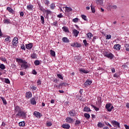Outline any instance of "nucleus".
Instances as JSON below:
<instances>
[{
	"mask_svg": "<svg viewBox=\"0 0 129 129\" xmlns=\"http://www.w3.org/2000/svg\"><path fill=\"white\" fill-rule=\"evenodd\" d=\"M4 24H7L9 25V24H11V20L9 19H4L3 20Z\"/></svg>",
	"mask_w": 129,
	"mask_h": 129,
	"instance_id": "nucleus-11",
	"label": "nucleus"
},
{
	"mask_svg": "<svg viewBox=\"0 0 129 129\" xmlns=\"http://www.w3.org/2000/svg\"><path fill=\"white\" fill-rule=\"evenodd\" d=\"M66 85H67V84L65 83H62L59 84V86H65Z\"/></svg>",
	"mask_w": 129,
	"mask_h": 129,
	"instance_id": "nucleus-55",
	"label": "nucleus"
},
{
	"mask_svg": "<svg viewBox=\"0 0 129 129\" xmlns=\"http://www.w3.org/2000/svg\"><path fill=\"white\" fill-rule=\"evenodd\" d=\"M20 15L21 17H24V12H20Z\"/></svg>",
	"mask_w": 129,
	"mask_h": 129,
	"instance_id": "nucleus-62",
	"label": "nucleus"
},
{
	"mask_svg": "<svg viewBox=\"0 0 129 129\" xmlns=\"http://www.w3.org/2000/svg\"><path fill=\"white\" fill-rule=\"evenodd\" d=\"M19 126H25V121H22L19 123Z\"/></svg>",
	"mask_w": 129,
	"mask_h": 129,
	"instance_id": "nucleus-34",
	"label": "nucleus"
},
{
	"mask_svg": "<svg viewBox=\"0 0 129 129\" xmlns=\"http://www.w3.org/2000/svg\"><path fill=\"white\" fill-rule=\"evenodd\" d=\"M10 40V36H8L7 38L5 39V41L7 42L8 41Z\"/></svg>",
	"mask_w": 129,
	"mask_h": 129,
	"instance_id": "nucleus-61",
	"label": "nucleus"
},
{
	"mask_svg": "<svg viewBox=\"0 0 129 129\" xmlns=\"http://www.w3.org/2000/svg\"><path fill=\"white\" fill-rule=\"evenodd\" d=\"M33 114L36 116V117H37V118H41V116H42V114L37 111H35Z\"/></svg>",
	"mask_w": 129,
	"mask_h": 129,
	"instance_id": "nucleus-6",
	"label": "nucleus"
},
{
	"mask_svg": "<svg viewBox=\"0 0 129 129\" xmlns=\"http://www.w3.org/2000/svg\"><path fill=\"white\" fill-rule=\"evenodd\" d=\"M26 48L28 50H31V49H32V48H33V43H30L29 44H26Z\"/></svg>",
	"mask_w": 129,
	"mask_h": 129,
	"instance_id": "nucleus-9",
	"label": "nucleus"
},
{
	"mask_svg": "<svg viewBox=\"0 0 129 129\" xmlns=\"http://www.w3.org/2000/svg\"><path fill=\"white\" fill-rule=\"evenodd\" d=\"M124 127L125 129H129V126L126 124H124Z\"/></svg>",
	"mask_w": 129,
	"mask_h": 129,
	"instance_id": "nucleus-64",
	"label": "nucleus"
},
{
	"mask_svg": "<svg viewBox=\"0 0 129 129\" xmlns=\"http://www.w3.org/2000/svg\"><path fill=\"white\" fill-rule=\"evenodd\" d=\"M76 47H77V48H79V47H81V44H80V43H78V42H76Z\"/></svg>",
	"mask_w": 129,
	"mask_h": 129,
	"instance_id": "nucleus-51",
	"label": "nucleus"
},
{
	"mask_svg": "<svg viewBox=\"0 0 129 129\" xmlns=\"http://www.w3.org/2000/svg\"><path fill=\"white\" fill-rule=\"evenodd\" d=\"M87 36L89 39H91L92 37H93V34L90 32L87 33Z\"/></svg>",
	"mask_w": 129,
	"mask_h": 129,
	"instance_id": "nucleus-27",
	"label": "nucleus"
},
{
	"mask_svg": "<svg viewBox=\"0 0 129 129\" xmlns=\"http://www.w3.org/2000/svg\"><path fill=\"white\" fill-rule=\"evenodd\" d=\"M66 122H68L69 123H72L74 121V119L73 118L70 117H68L66 119Z\"/></svg>",
	"mask_w": 129,
	"mask_h": 129,
	"instance_id": "nucleus-7",
	"label": "nucleus"
},
{
	"mask_svg": "<svg viewBox=\"0 0 129 129\" xmlns=\"http://www.w3.org/2000/svg\"><path fill=\"white\" fill-rule=\"evenodd\" d=\"M66 9V12L67 13H70V12H72V9L70 7H65Z\"/></svg>",
	"mask_w": 129,
	"mask_h": 129,
	"instance_id": "nucleus-24",
	"label": "nucleus"
},
{
	"mask_svg": "<svg viewBox=\"0 0 129 129\" xmlns=\"http://www.w3.org/2000/svg\"><path fill=\"white\" fill-rule=\"evenodd\" d=\"M34 64L36 66H38L39 65H40V61L39 60H35L34 61Z\"/></svg>",
	"mask_w": 129,
	"mask_h": 129,
	"instance_id": "nucleus-39",
	"label": "nucleus"
},
{
	"mask_svg": "<svg viewBox=\"0 0 129 129\" xmlns=\"http://www.w3.org/2000/svg\"><path fill=\"white\" fill-rule=\"evenodd\" d=\"M26 97L28 98H31V97H32V93L31 92H26Z\"/></svg>",
	"mask_w": 129,
	"mask_h": 129,
	"instance_id": "nucleus-18",
	"label": "nucleus"
},
{
	"mask_svg": "<svg viewBox=\"0 0 129 129\" xmlns=\"http://www.w3.org/2000/svg\"><path fill=\"white\" fill-rule=\"evenodd\" d=\"M50 54L53 57H55V56H56V53L53 50H50Z\"/></svg>",
	"mask_w": 129,
	"mask_h": 129,
	"instance_id": "nucleus-29",
	"label": "nucleus"
},
{
	"mask_svg": "<svg viewBox=\"0 0 129 129\" xmlns=\"http://www.w3.org/2000/svg\"><path fill=\"white\" fill-rule=\"evenodd\" d=\"M113 108H114V107H113V106H112L110 109H108V111L110 112L111 111V110H112V109H113Z\"/></svg>",
	"mask_w": 129,
	"mask_h": 129,
	"instance_id": "nucleus-57",
	"label": "nucleus"
},
{
	"mask_svg": "<svg viewBox=\"0 0 129 129\" xmlns=\"http://www.w3.org/2000/svg\"><path fill=\"white\" fill-rule=\"evenodd\" d=\"M44 12L46 13L47 16H49V15H51V11L48 10H45Z\"/></svg>",
	"mask_w": 129,
	"mask_h": 129,
	"instance_id": "nucleus-31",
	"label": "nucleus"
},
{
	"mask_svg": "<svg viewBox=\"0 0 129 129\" xmlns=\"http://www.w3.org/2000/svg\"><path fill=\"white\" fill-rule=\"evenodd\" d=\"M81 18L84 20V21H87V19H86L87 17L85 15H82Z\"/></svg>",
	"mask_w": 129,
	"mask_h": 129,
	"instance_id": "nucleus-46",
	"label": "nucleus"
},
{
	"mask_svg": "<svg viewBox=\"0 0 129 129\" xmlns=\"http://www.w3.org/2000/svg\"><path fill=\"white\" fill-rule=\"evenodd\" d=\"M18 40V37H14L12 41V45L15 47H17Z\"/></svg>",
	"mask_w": 129,
	"mask_h": 129,
	"instance_id": "nucleus-5",
	"label": "nucleus"
},
{
	"mask_svg": "<svg viewBox=\"0 0 129 129\" xmlns=\"http://www.w3.org/2000/svg\"><path fill=\"white\" fill-rule=\"evenodd\" d=\"M96 39H97V37L94 36L92 39L93 42H95V40H96Z\"/></svg>",
	"mask_w": 129,
	"mask_h": 129,
	"instance_id": "nucleus-58",
	"label": "nucleus"
},
{
	"mask_svg": "<svg viewBox=\"0 0 129 129\" xmlns=\"http://www.w3.org/2000/svg\"><path fill=\"white\" fill-rule=\"evenodd\" d=\"M96 3L97 5L101 6V5H103V0H96Z\"/></svg>",
	"mask_w": 129,
	"mask_h": 129,
	"instance_id": "nucleus-20",
	"label": "nucleus"
},
{
	"mask_svg": "<svg viewBox=\"0 0 129 129\" xmlns=\"http://www.w3.org/2000/svg\"><path fill=\"white\" fill-rule=\"evenodd\" d=\"M111 9H113V10H116V9L117 8V7L116 5H113L111 6Z\"/></svg>",
	"mask_w": 129,
	"mask_h": 129,
	"instance_id": "nucleus-53",
	"label": "nucleus"
},
{
	"mask_svg": "<svg viewBox=\"0 0 129 129\" xmlns=\"http://www.w3.org/2000/svg\"><path fill=\"white\" fill-rule=\"evenodd\" d=\"M84 116L86 118H87V119H89V118H90V115L87 113H85L84 114Z\"/></svg>",
	"mask_w": 129,
	"mask_h": 129,
	"instance_id": "nucleus-25",
	"label": "nucleus"
},
{
	"mask_svg": "<svg viewBox=\"0 0 129 129\" xmlns=\"http://www.w3.org/2000/svg\"><path fill=\"white\" fill-rule=\"evenodd\" d=\"M44 4H45V5H49L50 2L49 1H48V0H45Z\"/></svg>",
	"mask_w": 129,
	"mask_h": 129,
	"instance_id": "nucleus-54",
	"label": "nucleus"
},
{
	"mask_svg": "<svg viewBox=\"0 0 129 129\" xmlns=\"http://www.w3.org/2000/svg\"><path fill=\"white\" fill-rule=\"evenodd\" d=\"M0 60L3 62H5V63H7V59L5 57H0Z\"/></svg>",
	"mask_w": 129,
	"mask_h": 129,
	"instance_id": "nucleus-42",
	"label": "nucleus"
},
{
	"mask_svg": "<svg viewBox=\"0 0 129 129\" xmlns=\"http://www.w3.org/2000/svg\"><path fill=\"white\" fill-rule=\"evenodd\" d=\"M61 126L62 127H63V128H66V129L70 128V125L66 123L62 124Z\"/></svg>",
	"mask_w": 129,
	"mask_h": 129,
	"instance_id": "nucleus-12",
	"label": "nucleus"
},
{
	"mask_svg": "<svg viewBox=\"0 0 129 129\" xmlns=\"http://www.w3.org/2000/svg\"><path fill=\"white\" fill-rule=\"evenodd\" d=\"M46 126H52V122H51L50 121H47L46 122Z\"/></svg>",
	"mask_w": 129,
	"mask_h": 129,
	"instance_id": "nucleus-45",
	"label": "nucleus"
},
{
	"mask_svg": "<svg viewBox=\"0 0 129 129\" xmlns=\"http://www.w3.org/2000/svg\"><path fill=\"white\" fill-rule=\"evenodd\" d=\"M5 83H7V84H10V80H9V79H5Z\"/></svg>",
	"mask_w": 129,
	"mask_h": 129,
	"instance_id": "nucleus-48",
	"label": "nucleus"
},
{
	"mask_svg": "<svg viewBox=\"0 0 129 129\" xmlns=\"http://www.w3.org/2000/svg\"><path fill=\"white\" fill-rule=\"evenodd\" d=\"M32 74L34 75H37V72L35 70H33L32 72Z\"/></svg>",
	"mask_w": 129,
	"mask_h": 129,
	"instance_id": "nucleus-52",
	"label": "nucleus"
},
{
	"mask_svg": "<svg viewBox=\"0 0 129 129\" xmlns=\"http://www.w3.org/2000/svg\"><path fill=\"white\" fill-rule=\"evenodd\" d=\"M37 85H41V84H42V82L40 80H38L37 82Z\"/></svg>",
	"mask_w": 129,
	"mask_h": 129,
	"instance_id": "nucleus-56",
	"label": "nucleus"
},
{
	"mask_svg": "<svg viewBox=\"0 0 129 129\" xmlns=\"http://www.w3.org/2000/svg\"><path fill=\"white\" fill-rule=\"evenodd\" d=\"M33 8H34V6L32 5H29L27 6V9L28 10V11H32V10H33Z\"/></svg>",
	"mask_w": 129,
	"mask_h": 129,
	"instance_id": "nucleus-22",
	"label": "nucleus"
},
{
	"mask_svg": "<svg viewBox=\"0 0 129 129\" xmlns=\"http://www.w3.org/2000/svg\"><path fill=\"white\" fill-rule=\"evenodd\" d=\"M62 29L64 32H68L69 31L68 28L65 26L63 27Z\"/></svg>",
	"mask_w": 129,
	"mask_h": 129,
	"instance_id": "nucleus-44",
	"label": "nucleus"
},
{
	"mask_svg": "<svg viewBox=\"0 0 129 129\" xmlns=\"http://www.w3.org/2000/svg\"><path fill=\"white\" fill-rule=\"evenodd\" d=\"M31 58H32V59H36L37 55L36 54V53H32L31 55Z\"/></svg>",
	"mask_w": 129,
	"mask_h": 129,
	"instance_id": "nucleus-32",
	"label": "nucleus"
},
{
	"mask_svg": "<svg viewBox=\"0 0 129 129\" xmlns=\"http://www.w3.org/2000/svg\"><path fill=\"white\" fill-rule=\"evenodd\" d=\"M98 127H103V124L101 122H98L97 124Z\"/></svg>",
	"mask_w": 129,
	"mask_h": 129,
	"instance_id": "nucleus-35",
	"label": "nucleus"
},
{
	"mask_svg": "<svg viewBox=\"0 0 129 129\" xmlns=\"http://www.w3.org/2000/svg\"><path fill=\"white\" fill-rule=\"evenodd\" d=\"M83 43H84L85 47H87V46H88V45H89L88 43H87V41L86 40V39H85L83 40Z\"/></svg>",
	"mask_w": 129,
	"mask_h": 129,
	"instance_id": "nucleus-36",
	"label": "nucleus"
},
{
	"mask_svg": "<svg viewBox=\"0 0 129 129\" xmlns=\"http://www.w3.org/2000/svg\"><path fill=\"white\" fill-rule=\"evenodd\" d=\"M84 111L86 112H88L89 111H91V110L90 109V108L87 106L85 107L84 108Z\"/></svg>",
	"mask_w": 129,
	"mask_h": 129,
	"instance_id": "nucleus-21",
	"label": "nucleus"
},
{
	"mask_svg": "<svg viewBox=\"0 0 129 129\" xmlns=\"http://www.w3.org/2000/svg\"><path fill=\"white\" fill-rule=\"evenodd\" d=\"M0 98L3 101V104H4V105H7V100H6V99H5V98H4L3 97H1Z\"/></svg>",
	"mask_w": 129,
	"mask_h": 129,
	"instance_id": "nucleus-23",
	"label": "nucleus"
},
{
	"mask_svg": "<svg viewBox=\"0 0 129 129\" xmlns=\"http://www.w3.org/2000/svg\"><path fill=\"white\" fill-rule=\"evenodd\" d=\"M40 18H41V23L44 24L45 21L44 20V17L43 16H41Z\"/></svg>",
	"mask_w": 129,
	"mask_h": 129,
	"instance_id": "nucleus-43",
	"label": "nucleus"
},
{
	"mask_svg": "<svg viewBox=\"0 0 129 129\" xmlns=\"http://www.w3.org/2000/svg\"><path fill=\"white\" fill-rule=\"evenodd\" d=\"M91 83H92V81H89V80L86 81L84 83L85 87H87V86H89V85H90Z\"/></svg>",
	"mask_w": 129,
	"mask_h": 129,
	"instance_id": "nucleus-10",
	"label": "nucleus"
},
{
	"mask_svg": "<svg viewBox=\"0 0 129 129\" xmlns=\"http://www.w3.org/2000/svg\"><path fill=\"white\" fill-rule=\"evenodd\" d=\"M106 40H109V39H111V36L110 35H107L105 37Z\"/></svg>",
	"mask_w": 129,
	"mask_h": 129,
	"instance_id": "nucleus-47",
	"label": "nucleus"
},
{
	"mask_svg": "<svg viewBox=\"0 0 129 129\" xmlns=\"http://www.w3.org/2000/svg\"><path fill=\"white\" fill-rule=\"evenodd\" d=\"M105 57H107V58H108L109 59H113V57H114V55L111 53H108L105 52L104 54Z\"/></svg>",
	"mask_w": 129,
	"mask_h": 129,
	"instance_id": "nucleus-4",
	"label": "nucleus"
},
{
	"mask_svg": "<svg viewBox=\"0 0 129 129\" xmlns=\"http://www.w3.org/2000/svg\"><path fill=\"white\" fill-rule=\"evenodd\" d=\"M73 33L75 37H77L79 34V31H77L76 29H74L73 30Z\"/></svg>",
	"mask_w": 129,
	"mask_h": 129,
	"instance_id": "nucleus-15",
	"label": "nucleus"
},
{
	"mask_svg": "<svg viewBox=\"0 0 129 129\" xmlns=\"http://www.w3.org/2000/svg\"><path fill=\"white\" fill-rule=\"evenodd\" d=\"M57 77H58V78H59L60 79H61L62 80H63V76H62L61 75L57 74Z\"/></svg>",
	"mask_w": 129,
	"mask_h": 129,
	"instance_id": "nucleus-50",
	"label": "nucleus"
},
{
	"mask_svg": "<svg viewBox=\"0 0 129 129\" xmlns=\"http://www.w3.org/2000/svg\"><path fill=\"white\" fill-rule=\"evenodd\" d=\"M79 71L81 73H84L85 74H87V73H89V72L87 70H85L84 69H80L79 70Z\"/></svg>",
	"mask_w": 129,
	"mask_h": 129,
	"instance_id": "nucleus-14",
	"label": "nucleus"
},
{
	"mask_svg": "<svg viewBox=\"0 0 129 129\" xmlns=\"http://www.w3.org/2000/svg\"><path fill=\"white\" fill-rule=\"evenodd\" d=\"M0 69H6V66L4 64H0Z\"/></svg>",
	"mask_w": 129,
	"mask_h": 129,
	"instance_id": "nucleus-41",
	"label": "nucleus"
},
{
	"mask_svg": "<svg viewBox=\"0 0 129 129\" xmlns=\"http://www.w3.org/2000/svg\"><path fill=\"white\" fill-rule=\"evenodd\" d=\"M31 104H32L33 105L36 104V100L35 98H32L31 100Z\"/></svg>",
	"mask_w": 129,
	"mask_h": 129,
	"instance_id": "nucleus-26",
	"label": "nucleus"
},
{
	"mask_svg": "<svg viewBox=\"0 0 129 129\" xmlns=\"http://www.w3.org/2000/svg\"><path fill=\"white\" fill-rule=\"evenodd\" d=\"M16 116L20 117V118H26V113L24 111H21L19 113L16 114Z\"/></svg>",
	"mask_w": 129,
	"mask_h": 129,
	"instance_id": "nucleus-2",
	"label": "nucleus"
},
{
	"mask_svg": "<svg viewBox=\"0 0 129 129\" xmlns=\"http://www.w3.org/2000/svg\"><path fill=\"white\" fill-rule=\"evenodd\" d=\"M51 25L52 26H54L55 27H56V26H58V22H57V21H55L54 22L52 23Z\"/></svg>",
	"mask_w": 129,
	"mask_h": 129,
	"instance_id": "nucleus-49",
	"label": "nucleus"
},
{
	"mask_svg": "<svg viewBox=\"0 0 129 129\" xmlns=\"http://www.w3.org/2000/svg\"><path fill=\"white\" fill-rule=\"evenodd\" d=\"M62 41L63 43H69V39L67 37H63L62 38Z\"/></svg>",
	"mask_w": 129,
	"mask_h": 129,
	"instance_id": "nucleus-19",
	"label": "nucleus"
},
{
	"mask_svg": "<svg viewBox=\"0 0 129 129\" xmlns=\"http://www.w3.org/2000/svg\"><path fill=\"white\" fill-rule=\"evenodd\" d=\"M81 121H80V120H77L76 121V122H75V125H79V124H80V123H81Z\"/></svg>",
	"mask_w": 129,
	"mask_h": 129,
	"instance_id": "nucleus-37",
	"label": "nucleus"
},
{
	"mask_svg": "<svg viewBox=\"0 0 129 129\" xmlns=\"http://www.w3.org/2000/svg\"><path fill=\"white\" fill-rule=\"evenodd\" d=\"M91 106L92 107H93V108H94V109L96 111H98V110H99V108L96 107V106H95L93 105H92Z\"/></svg>",
	"mask_w": 129,
	"mask_h": 129,
	"instance_id": "nucleus-38",
	"label": "nucleus"
},
{
	"mask_svg": "<svg viewBox=\"0 0 129 129\" xmlns=\"http://www.w3.org/2000/svg\"><path fill=\"white\" fill-rule=\"evenodd\" d=\"M111 124L113 126H114V127L117 128L118 127L119 128H120V125L119 122L115 121V120H113L111 122Z\"/></svg>",
	"mask_w": 129,
	"mask_h": 129,
	"instance_id": "nucleus-3",
	"label": "nucleus"
},
{
	"mask_svg": "<svg viewBox=\"0 0 129 129\" xmlns=\"http://www.w3.org/2000/svg\"><path fill=\"white\" fill-rule=\"evenodd\" d=\"M16 61L18 62V63H19V65L21 66V70L28 69V68L31 67V64L28 63L26 60H24L22 58H17Z\"/></svg>",
	"mask_w": 129,
	"mask_h": 129,
	"instance_id": "nucleus-1",
	"label": "nucleus"
},
{
	"mask_svg": "<svg viewBox=\"0 0 129 129\" xmlns=\"http://www.w3.org/2000/svg\"><path fill=\"white\" fill-rule=\"evenodd\" d=\"M50 7L51 10H55V8L56 6H55V4L53 3L50 5Z\"/></svg>",
	"mask_w": 129,
	"mask_h": 129,
	"instance_id": "nucleus-30",
	"label": "nucleus"
},
{
	"mask_svg": "<svg viewBox=\"0 0 129 129\" xmlns=\"http://www.w3.org/2000/svg\"><path fill=\"white\" fill-rule=\"evenodd\" d=\"M112 73H114L115 72V69L114 68H112L111 69Z\"/></svg>",
	"mask_w": 129,
	"mask_h": 129,
	"instance_id": "nucleus-59",
	"label": "nucleus"
},
{
	"mask_svg": "<svg viewBox=\"0 0 129 129\" xmlns=\"http://www.w3.org/2000/svg\"><path fill=\"white\" fill-rule=\"evenodd\" d=\"M20 75L21 76H24V75H25V73H24L23 72H20Z\"/></svg>",
	"mask_w": 129,
	"mask_h": 129,
	"instance_id": "nucleus-63",
	"label": "nucleus"
},
{
	"mask_svg": "<svg viewBox=\"0 0 129 129\" xmlns=\"http://www.w3.org/2000/svg\"><path fill=\"white\" fill-rule=\"evenodd\" d=\"M74 23H78L79 22V19L78 18H75L73 20Z\"/></svg>",
	"mask_w": 129,
	"mask_h": 129,
	"instance_id": "nucleus-40",
	"label": "nucleus"
},
{
	"mask_svg": "<svg viewBox=\"0 0 129 129\" xmlns=\"http://www.w3.org/2000/svg\"><path fill=\"white\" fill-rule=\"evenodd\" d=\"M69 114L71 116H75V110H72L70 111Z\"/></svg>",
	"mask_w": 129,
	"mask_h": 129,
	"instance_id": "nucleus-17",
	"label": "nucleus"
},
{
	"mask_svg": "<svg viewBox=\"0 0 129 129\" xmlns=\"http://www.w3.org/2000/svg\"><path fill=\"white\" fill-rule=\"evenodd\" d=\"M7 10L8 11V12H9L10 14H12V15H14V14H15V11H14V10L12 9L11 7H8L7 8Z\"/></svg>",
	"mask_w": 129,
	"mask_h": 129,
	"instance_id": "nucleus-13",
	"label": "nucleus"
},
{
	"mask_svg": "<svg viewBox=\"0 0 129 129\" xmlns=\"http://www.w3.org/2000/svg\"><path fill=\"white\" fill-rule=\"evenodd\" d=\"M114 49L119 51L120 50V44H115L114 45Z\"/></svg>",
	"mask_w": 129,
	"mask_h": 129,
	"instance_id": "nucleus-16",
	"label": "nucleus"
},
{
	"mask_svg": "<svg viewBox=\"0 0 129 129\" xmlns=\"http://www.w3.org/2000/svg\"><path fill=\"white\" fill-rule=\"evenodd\" d=\"M15 113L17 114V113H19L20 112H21L22 110H21L20 107L17 106L15 107Z\"/></svg>",
	"mask_w": 129,
	"mask_h": 129,
	"instance_id": "nucleus-8",
	"label": "nucleus"
},
{
	"mask_svg": "<svg viewBox=\"0 0 129 129\" xmlns=\"http://www.w3.org/2000/svg\"><path fill=\"white\" fill-rule=\"evenodd\" d=\"M91 11H92V13L94 14V13H95V9L94 8V7H93L92 6V4H91Z\"/></svg>",
	"mask_w": 129,
	"mask_h": 129,
	"instance_id": "nucleus-33",
	"label": "nucleus"
},
{
	"mask_svg": "<svg viewBox=\"0 0 129 129\" xmlns=\"http://www.w3.org/2000/svg\"><path fill=\"white\" fill-rule=\"evenodd\" d=\"M110 106H111V104L110 103H108L106 105V108L107 110H108H108L110 109Z\"/></svg>",
	"mask_w": 129,
	"mask_h": 129,
	"instance_id": "nucleus-28",
	"label": "nucleus"
},
{
	"mask_svg": "<svg viewBox=\"0 0 129 129\" xmlns=\"http://www.w3.org/2000/svg\"><path fill=\"white\" fill-rule=\"evenodd\" d=\"M58 18H63V15L62 14H60L59 15H57Z\"/></svg>",
	"mask_w": 129,
	"mask_h": 129,
	"instance_id": "nucleus-60",
	"label": "nucleus"
}]
</instances>
